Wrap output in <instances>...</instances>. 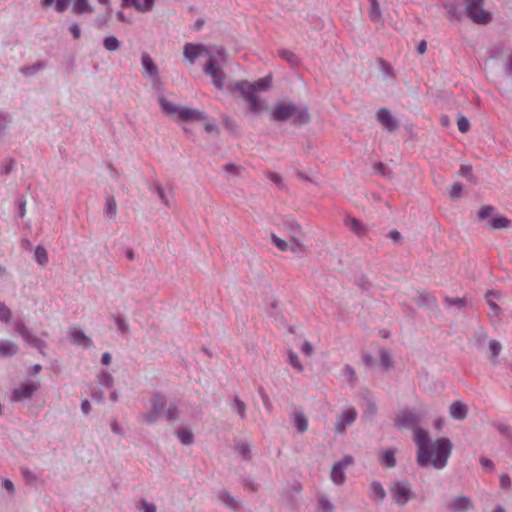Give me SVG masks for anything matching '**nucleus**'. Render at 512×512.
Wrapping results in <instances>:
<instances>
[{
    "instance_id": "obj_1",
    "label": "nucleus",
    "mask_w": 512,
    "mask_h": 512,
    "mask_svg": "<svg viewBox=\"0 0 512 512\" xmlns=\"http://www.w3.org/2000/svg\"><path fill=\"white\" fill-rule=\"evenodd\" d=\"M414 442L417 446L419 466L426 467L429 463L435 469H442L446 466L453 448L448 438H439L430 442L427 431L417 428L414 430Z\"/></svg>"
},
{
    "instance_id": "obj_2",
    "label": "nucleus",
    "mask_w": 512,
    "mask_h": 512,
    "mask_svg": "<svg viewBox=\"0 0 512 512\" xmlns=\"http://www.w3.org/2000/svg\"><path fill=\"white\" fill-rule=\"evenodd\" d=\"M272 83V77L267 75L263 78L256 80L254 83H249L246 80H241L235 83L236 89L240 92L242 97L248 102L250 110L259 114L268 110L265 99L256 95L257 92L267 91Z\"/></svg>"
},
{
    "instance_id": "obj_3",
    "label": "nucleus",
    "mask_w": 512,
    "mask_h": 512,
    "mask_svg": "<svg viewBox=\"0 0 512 512\" xmlns=\"http://www.w3.org/2000/svg\"><path fill=\"white\" fill-rule=\"evenodd\" d=\"M179 411L175 404L167 403L165 397L155 395L152 400V411L144 415L147 423H154L158 417L164 416L169 421H175L178 418Z\"/></svg>"
},
{
    "instance_id": "obj_4",
    "label": "nucleus",
    "mask_w": 512,
    "mask_h": 512,
    "mask_svg": "<svg viewBox=\"0 0 512 512\" xmlns=\"http://www.w3.org/2000/svg\"><path fill=\"white\" fill-rule=\"evenodd\" d=\"M159 104L162 111L170 117H177L184 121H202L205 119L203 112L188 107H178L164 97L159 98Z\"/></svg>"
},
{
    "instance_id": "obj_5",
    "label": "nucleus",
    "mask_w": 512,
    "mask_h": 512,
    "mask_svg": "<svg viewBox=\"0 0 512 512\" xmlns=\"http://www.w3.org/2000/svg\"><path fill=\"white\" fill-rule=\"evenodd\" d=\"M290 118H293L294 121H297L300 124L306 123L309 121L308 113L299 109L298 107H296L292 104L276 105L274 112H273L274 120L285 121Z\"/></svg>"
},
{
    "instance_id": "obj_6",
    "label": "nucleus",
    "mask_w": 512,
    "mask_h": 512,
    "mask_svg": "<svg viewBox=\"0 0 512 512\" xmlns=\"http://www.w3.org/2000/svg\"><path fill=\"white\" fill-rule=\"evenodd\" d=\"M469 19L476 24H488L491 21L490 12L482 8L484 0H463Z\"/></svg>"
},
{
    "instance_id": "obj_7",
    "label": "nucleus",
    "mask_w": 512,
    "mask_h": 512,
    "mask_svg": "<svg viewBox=\"0 0 512 512\" xmlns=\"http://www.w3.org/2000/svg\"><path fill=\"white\" fill-rule=\"evenodd\" d=\"M203 71L212 78L213 85L216 89H223L225 75L223 70L217 65L214 57L210 56L207 64L203 67Z\"/></svg>"
},
{
    "instance_id": "obj_8",
    "label": "nucleus",
    "mask_w": 512,
    "mask_h": 512,
    "mask_svg": "<svg viewBox=\"0 0 512 512\" xmlns=\"http://www.w3.org/2000/svg\"><path fill=\"white\" fill-rule=\"evenodd\" d=\"M392 498L399 505H405L411 497V486L407 482H396L391 488Z\"/></svg>"
},
{
    "instance_id": "obj_9",
    "label": "nucleus",
    "mask_w": 512,
    "mask_h": 512,
    "mask_svg": "<svg viewBox=\"0 0 512 512\" xmlns=\"http://www.w3.org/2000/svg\"><path fill=\"white\" fill-rule=\"evenodd\" d=\"M357 419V411L354 407L348 406L342 410L339 414L336 423L335 430L338 433L345 432L348 426H351Z\"/></svg>"
},
{
    "instance_id": "obj_10",
    "label": "nucleus",
    "mask_w": 512,
    "mask_h": 512,
    "mask_svg": "<svg viewBox=\"0 0 512 512\" xmlns=\"http://www.w3.org/2000/svg\"><path fill=\"white\" fill-rule=\"evenodd\" d=\"M39 382L28 381L21 384L17 389L14 390L12 395V401L18 402L30 399L34 393L39 389Z\"/></svg>"
},
{
    "instance_id": "obj_11",
    "label": "nucleus",
    "mask_w": 512,
    "mask_h": 512,
    "mask_svg": "<svg viewBox=\"0 0 512 512\" xmlns=\"http://www.w3.org/2000/svg\"><path fill=\"white\" fill-rule=\"evenodd\" d=\"M352 464L353 458L351 456H345L341 461L334 464L330 473L331 480L337 485L343 484L345 481L344 469Z\"/></svg>"
},
{
    "instance_id": "obj_12",
    "label": "nucleus",
    "mask_w": 512,
    "mask_h": 512,
    "mask_svg": "<svg viewBox=\"0 0 512 512\" xmlns=\"http://www.w3.org/2000/svg\"><path fill=\"white\" fill-rule=\"evenodd\" d=\"M300 234H301L300 229H297V231L295 232V234L290 242H287V241L281 239L276 234H271V240H272L273 244L282 252L296 251V248L300 246V241H301V239L299 237Z\"/></svg>"
},
{
    "instance_id": "obj_13",
    "label": "nucleus",
    "mask_w": 512,
    "mask_h": 512,
    "mask_svg": "<svg viewBox=\"0 0 512 512\" xmlns=\"http://www.w3.org/2000/svg\"><path fill=\"white\" fill-rule=\"evenodd\" d=\"M450 512H468L474 509L472 500L463 495L453 497L447 504Z\"/></svg>"
},
{
    "instance_id": "obj_14",
    "label": "nucleus",
    "mask_w": 512,
    "mask_h": 512,
    "mask_svg": "<svg viewBox=\"0 0 512 512\" xmlns=\"http://www.w3.org/2000/svg\"><path fill=\"white\" fill-rule=\"evenodd\" d=\"M418 420L417 415L413 411H403L395 419V425L398 428H412Z\"/></svg>"
},
{
    "instance_id": "obj_15",
    "label": "nucleus",
    "mask_w": 512,
    "mask_h": 512,
    "mask_svg": "<svg viewBox=\"0 0 512 512\" xmlns=\"http://www.w3.org/2000/svg\"><path fill=\"white\" fill-rule=\"evenodd\" d=\"M209 54L207 48L204 45H198L193 43H187L184 46L183 54L185 58L189 60L190 63H194V61L200 57L203 53Z\"/></svg>"
},
{
    "instance_id": "obj_16",
    "label": "nucleus",
    "mask_w": 512,
    "mask_h": 512,
    "mask_svg": "<svg viewBox=\"0 0 512 512\" xmlns=\"http://www.w3.org/2000/svg\"><path fill=\"white\" fill-rule=\"evenodd\" d=\"M122 5L134 7L141 13H147L153 9L155 0H122Z\"/></svg>"
},
{
    "instance_id": "obj_17",
    "label": "nucleus",
    "mask_w": 512,
    "mask_h": 512,
    "mask_svg": "<svg viewBox=\"0 0 512 512\" xmlns=\"http://www.w3.org/2000/svg\"><path fill=\"white\" fill-rule=\"evenodd\" d=\"M141 64L143 67V75H147L152 78L158 77V68L149 54L142 53Z\"/></svg>"
},
{
    "instance_id": "obj_18",
    "label": "nucleus",
    "mask_w": 512,
    "mask_h": 512,
    "mask_svg": "<svg viewBox=\"0 0 512 512\" xmlns=\"http://www.w3.org/2000/svg\"><path fill=\"white\" fill-rule=\"evenodd\" d=\"M70 341L73 344L81 345L84 348H89L92 345V340L88 338L84 332L78 328H71Z\"/></svg>"
},
{
    "instance_id": "obj_19",
    "label": "nucleus",
    "mask_w": 512,
    "mask_h": 512,
    "mask_svg": "<svg viewBox=\"0 0 512 512\" xmlns=\"http://www.w3.org/2000/svg\"><path fill=\"white\" fill-rule=\"evenodd\" d=\"M376 116L378 121L388 130L392 131L396 128V123L388 109H379Z\"/></svg>"
},
{
    "instance_id": "obj_20",
    "label": "nucleus",
    "mask_w": 512,
    "mask_h": 512,
    "mask_svg": "<svg viewBox=\"0 0 512 512\" xmlns=\"http://www.w3.org/2000/svg\"><path fill=\"white\" fill-rule=\"evenodd\" d=\"M344 223L352 232H354L358 236L364 235L367 231L364 224L354 217H346Z\"/></svg>"
},
{
    "instance_id": "obj_21",
    "label": "nucleus",
    "mask_w": 512,
    "mask_h": 512,
    "mask_svg": "<svg viewBox=\"0 0 512 512\" xmlns=\"http://www.w3.org/2000/svg\"><path fill=\"white\" fill-rule=\"evenodd\" d=\"M15 330L16 332L23 337V339L28 342L35 345L37 348H40L41 341L37 340L36 338L32 337L27 327L21 323L17 322L15 324Z\"/></svg>"
},
{
    "instance_id": "obj_22",
    "label": "nucleus",
    "mask_w": 512,
    "mask_h": 512,
    "mask_svg": "<svg viewBox=\"0 0 512 512\" xmlns=\"http://www.w3.org/2000/svg\"><path fill=\"white\" fill-rule=\"evenodd\" d=\"M104 216L111 221L116 220L117 217V203L113 196L106 198L104 207Z\"/></svg>"
},
{
    "instance_id": "obj_23",
    "label": "nucleus",
    "mask_w": 512,
    "mask_h": 512,
    "mask_svg": "<svg viewBox=\"0 0 512 512\" xmlns=\"http://www.w3.org/2000/svg\"><path fill=\"white\" fill-rule=\"evenodd\" d=\"M450 415L457 420H462L467 416L468 408L465 404L456 401L450 405Z\"/></svg>"
},
{
    "instance_id": "obj_24",
    "label": "nucleus",
    "mask_w": 512,
    "mask_h": 512,
    "mask_svg": "<svg viewBox=\"0 0 512 512\" xmlns=\"http://www.w3.org/2000/svg\"><path fill=\"white\" fill-rule=\"evenodd\" d=\"M18 346L10 340H0V356L10 357L17 353Z\"/></svg>"
},
{
    "instance_id": "obj_25",
    "label": "nucleus",
    "mask_w": 512,
    "mask_h": 512,
    "mask_svg": "<svg viewBox=\"0 0 512 512\" xmlns=\"http://www.w3.org/2000/svg\"><path fill=\"white\" fill-rule=\"evenodd\" d=\"M94 9L88 0H73L72 12L80 15L83 13H93Z\"/></svg>"
},
{
    "instance_id": "obj_26",
    "label": "nucleus",
    "mask_w": 512,
    "mask_h": 512,
    "mask_svg": "<svg viewBox=\"0 0 512 512\" xmlns=\"http://www.w3.org/2000/svg\"><path fill=\"white\" fill-rule=\"evenodd\" d=\"M370 488H371V498L375 502H380L385 498V496H386L385 490L379 482H373L371 484Z\"/></svg>"
},
{
    "instance_id": "obj_27",
    "label": "nucleus",
    "mask_w": 512,
    "mask_h": 512,
    "mask_svg": "<svg viewBox=\"0 0 512 512\" xmlns=\"http://www.w3.org/2000/svg\"><path fill=\"white\" fill-rule=\"evenodd\" d=\"M71 0H41V4L43 7L47 8L52 6L55 3V9L57 12H64Z\"/></svg>"
},
{
    "instance_id": "obj_28",
    "label": "nucleus",
    "mask_w": 512,
    "mask_h": 512,
    "mask_svg": "<svg viewBox=\"0 0 512 512\" xmlns=\"http://www.w3.org/2000/svg\"><path fill=\"white\" fill-rule=\"evenodd\" d=\"M369 3H370L369 16H370L371 21L381 22L382 14H381L380 5L378 3V0H369Z\"/></svg>"
},
{
    "instance_id": "obj_29",
    "label": "nucleus",
    "mask_w": 512,
    "mask_h": 512,
    "mask_svg": "<svg viewBox=\"0 0 512 512\" xmlns=\"http://www.w3.org/2000/svg\"><path fill=\"white\" fill-rule=\"evenodd\" d=\"M293 422L300 433H304L308 429V420L302 413H294Z\"/></svg>"
},
{
    "instance_id": "obj_30",
    "label": "nucleus",
    "mask_w": 512,
    "mask_h": 512,
    "mask_svg": "<svg viewBox=\"0 0 512 512\" xmlns=\"http://www.w3.org/2000/svg\"><path fill=\"white\" fill-rule=\"evenodd\" d=\"M488 226L492 229H504L509 226V220L504 216L498 215L488 221Z\"/></svg>"
},
{
    "instance_id": "obj_31",
    "label": "nucleus",
    "mask_w": 512,
    "mask_h": 512,
    "mask_svg": "<svg viewBox=\"0 0 512 512\" xmlns=\"http://www.w3.org/2000/svg\"><path fill=\"white\" fill-rule=\"evenodd\" d=\"M278 55L281 59L287 61L290 65L296 66L298 65V58L295 53L291 50L282 49L279 50Z\"/></svg>"
},
{
    "instance_id": "obj_32",
    "label": "nucleus",
    "mask_w": 512,
    "mask_h": 512,
    "mask_svg": "<svg viewBox=\"0 0 512 512\" xmlns=\"http://www.w3.org/2000/svg\"><path fill=\"white\" fill-rule=\"evenodd\" d=\"M35 261L44 266L48 263V253L43 246H37L34 253Z\"/></svg>"
},
{
    "instance_id": "obj_33",
    "label": "nucleus",
    "mask_w": 512,
    "mask_h": 512,
    "mask_svg": "<svg viewBox=\"0 0 512 512\" xmlns=\"http://www.w3.org/2000/svg\"><path fill=\"white\" fill-rule=\"evenodd\" d=\"M219 500L234 510L238 509L239 507L238 501L234 499L227 491H223L219 494Z\"/></svg>"
},
{
    "instance_id": "obj_34",
    "label": "nucleus",
    "mask_w": 512,
    "mask_h": 512,
    "mask_svg": "<svg viewBox=\"0 0 512 512\" xmlns=\"http://www.w3.org/2000/svg\"><path fill=\"white\" fill-rule=\"evenodd\" d=\"M176 435L182 444L189 445L193 442V434L187 428L179 429Z\"/></svg>"
},
{
    "instance_id": "obj_35",
    "label": "nucleus",
    "mask_w": 512,
    "mask_h": 512,
    "mask_svg": "<svg viewBox=\"0 0 512 512\" xmlns=\"http://www.w3.org/2000/svg\"><path fill=\"white\" fill-rule=\"evenodd\" d=\"M380 461L388 468L394 467L396 465L395 452L393 450H387Z\"/></svg>"
},
{
    "instance_id": "obj_36",
    "label": "nucleus",
    "mask_w": 512,
    "mask_h": 512,
    "mask_svg": "<svg viewBox=\"0 0 512 512\" xmlns=\"http://www.w3.org/2000/svg\"><path fill=\"white\" fill-rule=\"evenodd\" d=\"M103 45L108 51H116L120 47V42L115 36H107L103 41Z\"/></svg>"
},
{
    "instance_id": "obj_37",
    "label": "nucleus",
    "mask_w": 512,
    "mask_h": 512,
    "mask_svg": "<svg viewBox=\"0 0 512 512\" xmlns=\"http://www.w3.org/2000/svg\"><path fill=\"white\" fill-rule=\"evenodd\" d=\"M380 362L383 369L388 370L392 367V359L388 351L381 350L379 353Z\"/></svg>"
},
{
    "instance_id": "obj_38",
    "label": "nucleus",
    "mask_w": 512,
    "mask_h": 512,
    "mask_svg": "<svg viewBox=\"0 0 512 512\" xmlns=\"http://www.w3.org/2000/svg\"><path fill=\"white\" fill-rule=\"evenodd\" d=\"M288 361H289V364L295 368L297 371H302V365L300 363V360L297 356V354L293 351H290L289 354H288Z\"/></svg>"
},
{
    "instance_id": "obj_39",
    "label": "nucleus",
    "mask_w": 512,
    "mask_h": 512,
    "mask_svg": "<svg viewBox=\"0 0 512 512\" xmlns=\"http://www.w3.org/2000/svg\"><path fill=\"white\" fill-rule=\"evenodd\" d=\"M502 349L501 344L496 340H491L489 342V350L491 352V358L496 359Z\"/></svg>"
},
{
    "instance_id": "obj_40",
    "label": "nucleus",
    "mask_w": 512,
    "mask_h": 512,
    "mask_svg": "<svg viewBox=\"0 0 512 512\" xmlns=\"http://www.w3.org/2000/svg\"><path fill=\"white\" fill-rule=\"evenodd\" d=\"M457 126L460 132L466 133L470 129V122L465 116H459L457 119Z\"/></svg>"
},
{
    "instance_id": "obj_41",
    "label": "nucleus",
    "mask_w": 512,
    "mask_h": 512,
    "mask_svg": "<svg viewBox=\"0 0 512 512\" xmlns=\"http://www.w3.org/2000/svg\"><path fill=\"white\" fill-rule=\"evenodd\" d=\"M11 319L10 309L2 302H0V321L8 322Z\"/></svg>"
},
{
    "instance_id": "obj_42",
    "label": "nucleus",
    "mask_w": 512,
    "mask_h": 512,
    "mask_svg": "<svg viewBox=\"0 0 512 512\" xmlns=\"http://www.w3.org/2000/svg\"><path fill=\"white\" fill-rule=\"evenodd\" d=\"M462 189H463V186L461 183L459 182H455L451 185L450 187V190H449V195L452 197V198H458L460 197L461 195V192H462Z\"/></svg>"
},
{
    "instance_id": "obj_43",
    "label": "nucleus",
    "mask_w": 512,
    "mask_h": 512,
    "mask_svg": "<svg viewBox=\"0 0 512 512\" xmlns=\"http://www.w3.org/2000/svg\"><path fill=\"white\" fill-rule=\"evenodd\" d=\"M492 211H493L492 206H483L480 208V210L478 212V216L480 219H486L491 215Z\"/></svg>"
},
{
    "instance_id": "obj_44",
    "label": "nucleus",
    "mask_w": 512,
    "mask_h": 512,
    "mask_svg": "<svg viewBox=\"0 0 512 512\" xmlns=\"http://www.w3.org/2000/svg\"><path fill=\"white\" fill-rule=\"evenodd\" d=\"M156 192L159 196V198L162 200V202L166 205V206H169L170 203H169V200L165 194V191H164V188L162 187V185L158 184L157 187H156Z\"/></svg>"
},
{
    "instance_id": "obj_45",
    "label": "nucleus",
    "mask_w": 512,
    "mask_h": 512,
    "mask_svg": "<svg viewBox=\"0 0 512 512\" xmlns=\"http://www.w3.org/2000/svg\"><path fill=\"white\" fill-rule=\"evenodd\" d=\"M445 8L449 14L450 19L458 18V10L455 5L447 3L445 4Z\"/></svg>"
},
{
    "instance_id": "obj_46",
    "label": "nucleus",
    "mask_w": 512,
    "mask_h": 512,
    "mask_svg": "<svg viewBox=\"0 0 512 512\" xmlns=\"http://www.w3.org/2000/svg\"><path fill=\"white\" fill-rule=\"evenodd\" d=\"M267 178L278 186H281L282 184V178L278 173L269 172L267 173Z\"/></svg>"
},
{
    "instance_id": "obj_47",
    "label": "nucleus",
    "mask_w": 512,
    "mask_h": 512,
    "mask_svg": "<svg viewBox=\"0 0 512 512\" xmlns=\"http://www.w3.org/2000/svg\"><path fill=\"white\" fill-rule=\"evenodd\" d=\"M472 173V166L471 165H467V164H464V165H461L460 169H459V174L462 176V177H469Z\"/></svg>"
},
{
    "instance_id": "obj_48",
    "label": "nucleus",
    "mask_w": 512,
    "mask_h": 512,
    "mask_svg": "<svg viewBox=\"0 0 512 512\" xmlns=\"http://www.w3.org/2000/svg\"><path fill=\"white\" fill-rule=\"evenodd\" d=\"M115 323H116L117 328L120 331L126 332L128 330V324L126 323V321L123 318L117 317L115 319Z\"/></svg>"
},
{
    "instance_id": "obj_49",
    "label": "nucleus",
    "mask_w": 512,
    "mask_h": 512,
    "mask_svg": "<svg viewBox=\"0 0 512 512\" xmlns=\"http://www.w3.org/2000/svg\"><path fill=\"white\" fill-rule=\"evenodd\" d=\"M42 67L43 66L41 63H37L34 66L22 68L21 73L24 75H29V74L33 73L34 71L41 69Z\"/></svg>"
},
{
    "instance_id": "obj_50",
    "label": "nucleus",
    "mask_w": 512,
    "mask_h": 512,
    "mask_svg": "<svg viewBox=\"0 0 512 512\" xmlns=\"http://www.w3.org/2000/svg\"><path fill=\"white\" fill-rule=\"evenodd\" d=\"M500 486L503 489H507L511 486V480L510 477L506 474L501 475L500 477Z\"/></svg>"
},
{
    "instance_id": "obj_51",
    "label": "nucleus",
    "mask_w": 512,
    "mask_h": 512,
    "mask_svg": "<svg viewBox=\"0 0 512 512\" xmlns=\"http://www.w3.org/2000/svg\"><path fill=\"white\" fill-rule=\"evenodd\" d=\"M142 510L143 512H157L156 506L148 503L146 500L142 501Z\"/></svg>"
},
{
    "instance_id": "obj_52",
    "label": "nucleus",
    "mask_w": 512,
    "mask_h": 512,
    "mask_svg": "<svg viewBox=\"0 0 512 512\" xmlns=\"http://www.w3.org/2000/svg\"><path fill=\"white\" fill-rule=\"evenodd\" d=\"M312 350V345L307 341H305L301 346L302 353H304L307 356H310L312 354Z\"/></svg>"
},
{
    "instance_id": "obj_53",
    "label": "nucleus",
    "mask_w": 512,
    "mask_h": 512,
    "mask_svg": "<svg viewBox=\"0 0 512 512\" xmlns=\"http://www.w3.org/2000/svg\"><path fill=\"white\" fill-rule=\"evenodd\" d=\"M70 32L73 35L75 39H79L81 36V30L80 27L77 24H72L70 26Z\"/></svg>"
},
{
    "instance_id": "obj_54",
    "label": "nucleus",
    "mask_w": 512,
    "mask_h": 512,
    "mask_svg": "<svg viewBox=\"0 0 512 512\" xmlns=\"http://www.w3.org/2000/svg\"><path fill=\"white\" fill-rule=\"evenodd\" d=\"M235 405L237 407V411L240 414L241 417L244 416L245 412V405L242 401H240L238 398L235 400Z\"/></svg>"
},
{
    "instance_id": "obj_55",
    "label": "nucleus",
    "mask_w": 512,
    "mask_h": 512,
    "mask_svg": "<svg viewBox=\"0 0 512 512\" xmlns=\"http://www.w3.org/2000/svg\"><path fill=\"white\" fill-rule=\"evenodd\" d=\"M427 50V43L425 40H421L417 45V51L419 54H424Z\"/></svg>"
},
{
    "instance_id": "obj_56",
    "label": "nucleus",
    "mask_w": 512,
    "mask_h": 512,
    "mask_svg": "<svg viewBox=\"0 0 512 512\" xmlns=\"http://www.w3.org/2000/svg\"><path fill=\"white\" fill-rule=\"evenodd\" d=\"M389 237L392 241L394 242H397L401 239V233L397 230H392L390 233H389Z\"/></svg>"
},
{
    "instance_id": "obj_57",
    "label": "nucleus",
    "mask_w": 512,
    "mask_h": 512,
    "mask_svg": "<svg viewBox=\"0 0 512 512\" xmlns=\"http://www.w3.org/2000/svg\"><path fill=\"white\" fill-rule=\"evenodd\" d=\"M322 512H333V505L328 501L322 500Z\"/></svg>"
},
{
    "instance_id": "obj_58",
    "label": "nucleus",
    "mask_w": 512,
    "mask_h": 512,
    "mask_svg": "<svg viewBox=\"0 0 512 512\" xmlns=\"http://www.w3.org/2000/svg\"><path fill=\"white\" fill-rule=\"evenodd\" d=\"M2 486L9 492H13L14 491V485L12 483L11 480L9 479H5L2 483Z\"/></svg>"
},
{
    "instance_id": "obj_59",
    "label": "nucleus",
    "mask_w": 512,
    "mask_h": 512,
    "mask_svg": "<svg viewBox=\"0 0 512 512\" xmlns=\"http://www.w3.org/2000/svg\"><path fill=\"white\" fill-rule=\"evenodd\" d=\"M480 463H481L482 467H484V468H489V469L493 468V462L487 458H481Z\"/></svg>"
},
{
    "instance_id": "obj_60",
    "label": "nucleus",
    "mask_w": 512,
    "mask_h": 512,
    "mask_svg": "<svg viewBox=\"0 0 512 512\" xmlns=\"http://www.w3.org/2000/svg\"><path fill=\"white\" fill-rule=\"evenodd\" d=\"M81 409H82V412H83L84 414H88V413H89V411H90V409H91V405H90V403H89V401H88V400H85V401H83V402L81 403Z\"/></svg>"
},
{
    "instance_id": "obj_61",
    "label": "nucleus",
    "mask_w": 512,
    "mask_h": 512,
    "mask_svg": "<svg viewBox=\"0 0 512 512\" xmlns=\"http://www.w3.org/2000/svg\"><path fill=\"white\" fill-rule=\"evenodd\" d=\"M110 361H111V355L108 352L103 353L102 358H101V362L104 365H109Z\"/></svg>"
},
{
    "instance_id": "obj_62",
    "label": "nucleus",
    "mask_w": 512,
    "mask_h": 512,
    "mask_svg": "<svg viewBox=\"0 0 512 512\" xmlns=\"http://www.w3.org/2000/svg\"><path fill=\"white\" fill-rule=\"evenodd\" d=\"M111 429L114 433L116 434H121V427L119 426V424L117 422H114L112 425H111Z\"/></svg>"
},
{
    "instance_id": "obj_63",
    "label": "nucleus",
    "mask_w": 512,
    "mask_h": 512,
    "mask_svg": "<svg viewBox=\"0 0 512 512\" xmlns=\"http://www.w3.org/2000/svg\"><path fill=\"white\" fill-rule=\"evenodd\" d=\"M489 305H490V308L492 309V311L494 312V314H498V306L496 305V303H494L493 301H489Z\"/></svg>"
},
{
    "instance_id": "obj_64",
    "label": "nucleus",
    "mask_w": 512,
    "mask_h": 512,
    "mask_svg": "<svg viewBox=\"0 0 512 512\" xmlns=\"http://www.w3.org/2000/svg\"><path fill=\"white\" fill-rule=\"evenodd\" d=\"M117 18H118V20H119V21H121V22H126V21H127V19H126V17H125V15H124V13H123L122 11H119V12L117 13Z\"/></svg>"
}]
</instances>
